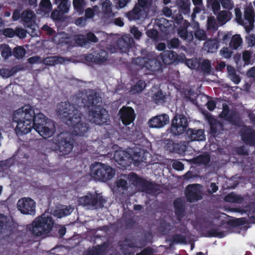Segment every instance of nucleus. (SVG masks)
I'll return each instance as SVG.
<instances>
[{"label": "nucleus", "instance_id": "052dcab7", "mask_svg": "<svg viewBox=\"0 0 255 255\" xmlns=\"http://www.w3.org/2000/svg\"><path fill=\"white\" fill-rule=\"evenodd\" d=\"M220 54L225 58H230L232 55V51L227 47H223L220 50Z\"/></svg>", "mask_w": 255, "mask_h": 255}, {"label": "nucleus", "instance_id": "e2e57ef3", "mask_svg": "<svg viewBox=\"0 0 255 255\" xmlns=\"http://www.w3.org/2000/svg\"><path fill=\"white\" fill-rule=\"evenodd\" d=\"M222 6L226 9H231L234 7V3L232 0H219Z\"/></svg>", "mask_w": 255, "mask_h": 255}, {"label": "nucleus", "instance_id": "58836bf2", "mask_svg": "<svg viewBox=\"0 0 255 255\" xmlns=\"http://www.w3.org/2000/svg\"><path fill=\"white\" fill-rule=\"evenodd\" d=\"M243 43V40L240 35L235 34L233 36L230 42V47L233 49H237Z\"/></svg>", "mask_w": 255, "mask_h": 255}, {"label": "nucleus", "instance_id": "c85d7f7f", "mask_svg": "<svg viewBox=\"0 0 255 255\" xmlns=\"http://www.w3.org/2000/svg\"><path fill=\"white\" fill-rule=\"evenodd\" d=\"M69 60L67 58L58 56L47 57L43 60L44 64L51 66L59 64H65Z\"/></svg>", "mask_w": 255, "mask_h": 255}, {"label": "nucleus", "instance_id": "338daca9", "mask_svg": "<svg viewBox=\"0 0 255 255\" xmlns=\"http://www.w3.org/2000/svg\"><path fill=\"white\" fill-rule=\"evenodd\" d=\"M76 42L79 45H85L86 43V39L84 35H79L75 37Z\"/></svg>", "mask_w": 255, "mask_h": 255}, {"label": "nucleus", "instance_id": "1a4fd4ad", "mask_svg": "<svg viewBox=\"0 0 255 255\" xmlns=\"http://www.w3.org/2000/svg\"><path fill=\"white\" fill-rule=\"evenodd\" d=\"M188 127V120L182 115H176L172 121L171 131L175 135L183 133Z\"/></svg>", "mask_w": 255, "mask_h": 255}, {"label": "nucleus", "instance_id": "69168bd1", "mask_svg": "<svg viewBox=\"0 0 255 255\" xmlns=\"http://www.w3.org/2000/svg\"><path fill=\"white\" fill-rule=\"evenodd\" d=\"M174 205L176 209V214H181L182 212V204L181 203V199H177L174 202Z\"/></svg>", "mask_w": 255, "mask_h": 255}, {"label": "nucleus", "instance_id": "aec40b11", "mask_svg": "<svg viewBox=\"0 0 255 255\" xmlns=\"http://www.w3.org/2000/svg\"><path fill=\"white\" fill-rule=\"evenodd\" d=\"M86 59L88 61H91L97 64H103L108 59L107 52L103 50L94 52L93 54H88Z\"/></svg>", "mask_w": 255, "mask_h": 255}, {"label": "nucleus", "instance_id": "dca6fc26", "mask_svg": "<svg viewBox=\"0 0 255 255\" xmlns=\"http://www.w3.org/2000/svg\"><path fill=\"white\" fill-rule=\"evenodd\" d=\"M169 122V116L165 114L156 116L148 121L149 127L152 128H161Z\"/></svg>", "mask_w": 255, "mask_h": 255}, {"label": "nucleus", "instance_id": "f3484780", "mask_svg": "<svg viewBox=\"0 0 255 255\" xmlns=\"http://www.w3.org/2000/svg\"><path fill=\"white\" fill-rule=\"evenodd\" d=\"M122 123L125 125L131 123L135 118L133 110L130 107H123L119 112Z\"/></svg>", "mask_w": 255, "mask_h": 255}, {"label": "nucleus", "instance_id": "9d476101", "mask_svg": "<svg viewBox=\"0 0 255 255\" xmlns=\"http://www.w3.org/2000/svg\"><path fill=\"white\" fill-rule=\"evenodd\" d=\"M18 210L24 215H35V202L30 198L24 197L19 199L17 203Z\"/></svg>", "mask_w": 255, "mask_h": 255}, {"label": "nucleus", "instance_id": "f8f14e48", "mask_svg": "<svg viewBox=\"0 0 255 255\" xmlns=\"http://www.w3.org/2000/svg\"><path fill=\"white\" fill-rule=\"evenodd\" d=\"M203 186L198 184H191L187 186L186 195L188 200L193 202L201 200L203 196Z\"/></svg>", "mask_w": 255, "mask_h": 255}, {"label": "nucleus", "instance_id": "2f4dec72", "mask_svg": "<svg viewBox=\"0 0 255 255\" xmlns=\"http://www.w3.org/2000/svg\"><path fill=\"white\" fill-rule=\"evenodd\" d=\"M207 119L208 120L211 127V132L213 134H215L222 129V125L218 122L213 117L211 116H207Z\"/></svg>", "mask_w": 255, "mask_h": 255}, {"label": "nucleus", "instance_id": "7ed1b4c3", "mask_svg": "<svg viewBox=\"0 0 255 255\" xmlns=\"http://www.w3.org/2000/svg\"><path fill=\"white\" fill-rule=\"evenodd\" d=\"M148 153L138 147L129 149L128 151H116L114 153L115 160L124 167L128 166L132 161L143 162L146 159Z\"/></svg>", "mask_w": 255, "mask_h": 255}, {"label": "nucleus", "instance_id": "4d7b16f0", "mask_svg": "<svg viewBox=\"0 0 255 255\" xmlns=\"http://www.w3.org/2000/svg\"><path fill=\"white\" fill-rule=\"evenodd\" d=\"M172 229V226L169 223H163L161 225L159 230L162 235H166L168 234Z\"/></svg>", "mask_w": 255, "mask_h": 255}, {"label": "nucleus", "instance_id": "864d4df0", "mask_svg": "<svg viewBox=\"0 0 255 255\" xmlns=\"http://www.w3.org/2000/svg\"><path fill=\"white\" fill-rule=\"evenodd\" d=\"M58 6L59 10L63 13H67L69 9L70 4H68V0L59 1Z\"/></svg>", "mask_w": 255, "mask_h": 255}, {"label": "nucleus", "instance_id": "3c124183", "mask_svg": "<svg viewBox=\"0 0 255 255\" xmlns=\"http://www.w3.org/2000/svg\"><path fill=\"white\" fill-rule=\"evenodd\" d=\"M207 27L208 29H217L218 25L214 16H210L208 18L207 21Z\"/></svg>", "mask_w": 255, "mask_h": 255}, {"label": "nucleus", "instance_id": "de8ad7c7", "mask_svg": "<svg viewBox=\"0 0 255 255\" xmlns=\"http://www.w3.org/2000/svg\"><path fill=\"white\" fill-rule=\"evenodd\" d=\"M225 200L227 202L239 203L242 202L243 199L240 196L232 193L227 195L225 197Z\"/></svg>", "mask_w": 255, "mask_h": 255}, {"label": "nucleus", "instance_id": "603ef678", "mask_svg": "<svg viewBox=\"0 0 255 255\" xmlns=\"http://www.w3.org/2000/svg\"><path fill=\"white\" fill-rule=\"evenodd\" d=\"M16 72V70L15 68H13L10 70L8 69H3L0 70V75H1L3 78H7L13 75Z\"/></svg>", "mask_w": 255, "mask_h": 255}, {"label": "nucleus", "instance_id": "5fc2aeb1", "mask_svg": "<svg viewBox=\"0 0 255 255\" xmlns=\"http://www.w3.org/2000/svg\"><path fill=\"white\" fill-rule=\"evenodd\" d=\"M13 54L18 59L21 58L25 55V50L21 47H17L14 49Z\"/></svg>", "mask_w": 255, "mask_h": 255}, {"label": "nucleus", "instance_id": "c756f323", "mask_svg": "<svg viewBox=\"0 0 255 255\" xmlns=\"http://www.w3.org/2000/svg\"><path fill=\"white\" fill-rule=\"evenodd\" d=\"M160 56L163 62L166 64L172 63L176 58V53L173 51H164Z\"/></svg>", "mask_w": 255, "mask_h": 255}, {"label": "nucleus", "instance_id": "412c9836", "mask_svg": "<svg viewBox=\"0 0 255 255\" xmlns=\"http://www.w3.org/2000/svg\"><path fill=\"white\" fill-rule=\"evenodd\" d=\"M241 135L243 141L250 145H255V131L250 128H242Z\"/></svg>", "mask_w": 255, "mask_h": 255}, {"label": "nucleus", "instance_id": "6e6552de", "mask_svg": "<svg viewBox=\"0 0 255 255\" xmlns=\"http://www.w3.org/2000/svg\"><path fill=\"white\" fill-rule=\"evenodd\" d=\"M57 112L66 124H71V120L74 117H77L81 114L73 105L66 102H62L58 104Z\"/></svg>", "mask_w": 255, "mask_h": 255}, {"label": "nucleus", "instance_id": "c03bdc74", "mask_svg": "<svg viewBox=\"0 0 255 255\" xmlns=\"http://www.w3.org/2000/svg\"><path fill=\"white\" fill-rule=\"evenodd\" d=\"M178 144L174 143L172 140H166L165 141V148L170 152L177 151Z\"/></svg>", "mask_w": 255, "mask_h": 255}, {"label": "nucleus", "instance_id": "774afa93", "mask_svg": "<svg viewBox=\"0 0 255 255\" xmlns=\"http://www.w3.org/2000/svg\"><path fill=\"white\" fill-rule=\"evenodd\" d=\"M154 253L153 250L150 248H147L141 252L137 253L136 255H153Z\"/></svg>", "mask_w": 255, "mask_h": 255}, {"label": "nucleus", "instance_id": "f257e3e1", "mask_svg": "<svg viewBox=\"0 0 255 255\" xmlns=\"http://www.w3.org/2000/svg\"><path fill=\"white\" fill-rule=\"evenodd\" d=\"M76 99L77 104L79 106H82L83 104L89 108V119L91 122L96 125H102L108 121V112L105 109L96 105L97 100L95 99L94 96H88L82 92L79 94Z\"/></svg>", "mask_w": 255, "mask_h": 255}, {"label": "nucleus", "instance_id": "cd10ccee", "mask_svg": "<svg viewBox=\"0 0 255 255\" xmlns=\"http://www.w3.org/2000/svg\"><path fill=\"white\" fill-rule=\"evenodd\" d=\"M73 209L74 208L70 206H62L53 212V215L58 218H61L70 214Z\"/></svg>", "mask_w": 255, "mask_h": 255}, {"label": "nucleus", "instance_id": "4be33fe9", "mask_svg": "<svg viewBox=\"0 0 255 255\" xmlns=\"http://www.w3.org/2000/svg\"><path fill=\"white\" fill-rule=\"evenodd\" d=\"M254 12L252 8L247 9L245 11V20L243 22V25L247 33H249L254 26Z\"/></svg>", "mask_w": 255, "mask_h": 255}, {"label": "nucleus", "instance_id": "6ab92c4d", "mask_svg": "<svg viewBox=\"0 0 255 255\" xmlns=\"http://www.w3.org/2000/svg\"><path fill=\"white\" fill-rule=\"evenodd\" d=\"M189 25L190 23L187 20H184L177 29V34L179 36L187 42H191L194 39L192 32L187 30Z\"/></svg>", "mask_w": 255, "mask_h": 255}, {"label": "nucleus", "instance_id": "a878e982", "mask_svg": "<svg viewBox=\"0 0 255 255\" xmlns=\"http://www.w3.org/2000/svg\"><path fill=\"white\" fill-rule=\"evenodd\" d=\"M133 40L129 34H125L119 38L117 41V45L120 50L125 52L132 44Z\"/></svg>", "mask_w": 255, "mask_h": 255}, {"label": "nucleus", "instance_id": "a211bd4d", "mask_svg": "<svg viewBox=\"0 0 255 255\" xmlns=\"http://www.w3.org/2000/svg\"><path fill=\"white\" fill-rule=\"evenodd\" d=\"M102 18L107 22H110L115 16V14L112 11V3L109 0H106L102 3Z\"/></svg>", "mask_w": 255, "mask_h": 255}, {"label": "nucleus", "instance_id": "72a5a7b5", "mask_svg": "<svg viewBox=\"0 0 255 255\" xmlns=\"http://www.w3.org/2000/svg\"><path fill=\"white\" fill-rule=\"evenodd\" d=\"M53 40L57 45L67 44L70 41V38L68 37L65 33H59L55 35L53 38Z\"/></svg>", "mask_w": 255, "mask_h": 255}, {"label": "nucleus", "instance_id": "8fccbe9b", "mask_svg": "<svg viewBox=\"0 0 255 255\" xmlns=\"http://www.w3.org/2000/svg\"><path fill=\"white\" fill-rule=\"evenodd\" d=\"M127 179L129 183L136 186L140 184L141 182V179L137 177L133 173H131L128 176H127Z\"/></svg>", "mask_w": 255, "mask_h": 255}, {"label": "nucleus", "instance_id": "20e7f679", "mask_svg": "<svg viewBox=\"0 0 255 255\" xmlns=\"http://www.w3.org/2000/svg\"><path fill=\"white\" fill-rule=\"evenodd\" d=\"M32 128L45 138L52 136L56 132L54 122L41 113H37L35 116Z\"/></svg>", "mask_w": 255, "mask_h": 255}, {"label": "nucleus", "instance_id": "0e129e2a", "mask_svg": "<svg viewBox=\"0 0 255 255\" xmlns=\"http://www.w3.org/2000/svg\"><path fill=\"white\" fill-rule=\"evenodd\" d=\"M247 43L250 47L255 45V35L249 34L246 36Z\"/></svg>", "mask_w": 255, "mask_h": 255}, {"label": "nucleus", "instance_id": "49530a36", "mask_svg": "<svg viewBox=\"0 0 255 255\" xmlns=\"http://www.w3.org/2000/svg\"><path fill=\"white\" fill-rule=\"evenodd\" d=\"M186 65L191 69H196L199 67L200 62L197 58L189 59L186 60Z\"/></svg>", "mask_w": 255, "mask_h": 255}, {"label": "nucleus", "instance_id": "79ce46f5", "mask_svg": "<svg viewBox=\"0 0 255 255\" xmlns=\"http://www.w3.org/2000/svg\"><path fill=\"white\" fill-rule=\"evenodd\" d=\"M178 4L184 13H189L190 3L189 0H180Z\"/></svg>", "mask_w": 255, "mask_h": 255}, {"label": "nucleus", "instance_id": "e433bc0d", "mask_svg": "<svg viewBox=\"0 0 255 255\" xmlns=\"http://www.w3.org/2000/svg\"><path fill=\"white\" fill-rule=\"evenodd\" d=\"M227 69L229 78L236 84L240 82L241 79L240 76L237 74L235 68L230 65L227 67Z\"/></svg>", "mask_w": 255, "mask_h": 255}, {"label": "nucleus", "instance_id": "a18cd8bd", "mask_svg": "<svg viewBox=\"0 0 255 255\" xmlns=\"http://www.w3.org/2000/svg\"><path fill=\"white\" fill-rule=\"evenodd\" d=\"M0 50H1L2 57L5 59H7L11 55V50L7 45L2 44L0 45Z\"/></svg>", "mask_w": 255, "mask_h": 255}, {"label": "nucleus", "instance_id": "393cba45", "mask_svg": "<svg viewBox=\"0 0 255 255\" xmlns=\"http://www.w3.org/2000/svg\"><path fill=\"white\" fill-rule=\"evenodd\" d=\"M172 22L169 21L164 18L156 19L155 24L163 32L168 34L173 30Z\"/></svg>", "mask_w": 255, "mask_h": 255}, {"label": "nucleus", "instance_id": "bb28decb", "mask_svg": "<svg viewBox=\"0 0 255 255\" xmlns=\"http://www.w3.org/2000/svg\"><path fill=\"white\" fill-rule=\"evenodd\" d=\"M144 244L139 243H133L132 241H126L123 244L122 250L126 255H130L133 253V249L134 248H141L144 246Z\"/></svg>", "mask_w": 255, "mask_h": 255}, {"label": "nucleus", "instance_id": "5701e85b", "mask_svg": "<svg viewBox=\"0 0 255 255\" xmlns=\"http://www.w3.org/2000/svg\"><path fill=\"white\" fill-rule=\"evenodd\" d=\"M21 18L23 24L25 26L29 27L35 23L36 15L32 10L26 9L22 12Z\"/></svg>", "mask_w": 255, "mask_h": 255}, {"label": "nucleus", "instance_id": "0eeeda50", "mask_svg": "<svg viewBox=\"0 0 255 255\" xmlns=\"http://www.w3.org/2000/svg\"><path fill=\"white\" fill-rule=\"evenodd\" d=\"M150 0H137L133 9L126 13L130 21L145 19L148 12V5Z\"/></svg>", "mask_w": 255, "mask_h": 255}, {"label": "nucleus", "instance_id": "423d86ee", "mask_svg": "<svg viewBox=\"0 0 255 255\" xmlns=\"http://www.w3.org/2000/svg\"><path fill=\"white\" fill-rule=\"evenodd\" d=\"M91 175L95 180L105 182L114 177L115 170L109 165L97 162L91 165Z\"/></svg>", "mask_w": 255, "mask_h": 255}, {"label": "nucleus", "instance_id": "a19ab883", "mask_svg": "<svg viewBox=\"0 0 255 255\" xmlns=\"http://www.w3.org/2000/svg\"><path fill=\"white\" fill-rule=\"evenodd\" d=\"M73 5L74 9L80 14L83 12V8L85 5L84 0H73Z\"/></svg>", "mask_w": 255, "mask_h": 255}, {"label": "nucleus", "instance_id": "c9c22d12", "mask_svg": "<svg viewBox=\"0 0 255 255\" xmlns=\"http://www.w3.org/2000/svg\"><path fill=\"white\" fill-rule=\"evenodd\" d=\"M52 4L50 0H41L39 3V10L43 15L49 14L52 9Z\"/></svg>", "mask_w": 255, "mask_h": 255}, {"label": "nucleus", "instance_id": "4c0bfd02", "mask_svg": "<svg viewBox=\"0 0 255 255\" xmlns=\"http://www.w3.org/2000/svg\"><path fill=\"white\" fill-rule=\"evenodd\" d=\"M194 36L196 39L199 41L205 40L207 38L206 32L203 29L199 28L198 23H195Z\"/></svg>", "mask_w": 255, "mask_h": 255}, {"label": "nucleus", "instance_id": "7c9ffc66", "mask_svg": "<svg viewBox=\"0 0 255 255\" xmlns=\"http://www.w3.org/2000/svg\"><path fill=\"white\" fill-rule=\"evenodd\" d=\"M232 13L229 11L222 10L219 12L217 16L219 23L223 25L229 21L232 18Z\"/></svg>", "mask_w": 255, "mask_h": 255}, {"label": "nucleus", "instance_id": "37998d69", "mask_svg": "<svg viewBox=\"0 0 255 255\" xmlns=\"http://www.w3.org/2000/svg\"><path fill=\"white\" fill-rule=\"evenodd\" d=\"M146 84L142 80L138 81L131 88V92L134 94L142 92L145 88Z\"/></svg>", "mask_w": 255, "mask_h": 255}, {"label": "nucleus", "instance_id": "b1692460", "mask_svg": "<svg viewBox=\"0 0 255 255\" xmlns=\"http://www.w3.org/2000/svg\"><path fill=\"white\" fill-rule=\"evenodd\" d=\"M187 135L191 141H202L205 139L203 129L189 128L187 130Z\"/></svg>", "mask_w": 255, "mask_h": 255}, {"label": "nucleus", "instance_id": "9b49d317", "mask_svg": "<svg viewBox=\"0 0 255 255\" xmlns=\"http://www.w3.org/2000/svg\"><path fill=\"white\" fill-rule=\"evenodd\" d=\"M71 124H66L73 128L72 134L76 136H84L88 130L86 123L82 120L81 114L71 120Z\"/></svg>", "mask_w": 255, "mask_h": 255}, {"label": "nucleus", "instance_id": "473e14b6", "mask_svg": "<svg viewBox=\"0 0 255 255\" xmlns=\"http://www.w3.org/2000/svg\"><path fill=\"white\" fill-rule=\"evenodd\" d=\"M6 217L0 214V238L4 237L9 235L10 231L6 223Z\"/></svg>", "mask_w": 255, "mask_h": 255}, {"label": "nucleus", "instance_id": "ddd939ff", "mask_svg": "<svg viewBox=\"0 0 255 255\" xmlns=\"http://www.w3.org/2000/svg\"><path fill=\"white\" fill-rule=\"evenodd\" d=\"M58 146L60 151L64 154L69 153L73 148V140L68 133H61L58 136Z\"/></svg>", "mask_w": 255, "mask_h": 255}, {"label": "nucleus", "instance_id": "4468645a", "mask_svg": "<svg viewBox=\"0 0 255 255\" xmlns=\"http://www.w3.org/2000/svg\"><path fill=\"white\" fill-rule=\"evenodd\" d=\"M79 204L83 206H94L98 204L100 205L105 202L100 194H89L79 199Z\"/></svg>", "mask_w": 255, "mask_h": 255}, {"label": "nucleus", "instance_id": "09e8293b", "mask_svg": "<svg viewBox=\"0 0 255 255\" xmlns=\"http://www.w3.org/2000/svg\"><path fill=\"white\" fill-rule=\"evenodd\" d=\"M183 233L186 236L187 232L184 227H183ZM173 241L176 243L186 244L187 243L186 236L182 235H177L174 237Z\"/></svg>", "mask_w": 255, "mask_h": 255}, {"label": "nucleus", "instance_id": "f704fd0d", "mask_svg": "<svg viewBox=\"0 0 255 255\" xmlns=\"http://www.w3.org/2000/svg\"><path fill=\"white\" fill-rule=\"evenodd\" d=\"M218 48V41L215 39H210L206 41L204 44V48L208 52L213 53Z\"/></svg>", "mask_w": 255, "mask_h": 255}, {"label": "nucleus", "instance_id": "680f3d73", "mask_svg": "<svg viewBox=\"0 0 255 255\" xmlns=\"http://www.w3.org/2000/svg\"><path fill=\"white\" fill-rule=\"evenodd\" d=\"M202 69L206 73H209L211 71V62L209 60H204L201 65Z\"/></svg>", "mask_w": 255, "mask_h": 255}, {"label": "nucleus", "instance_id": "bf43d9fd", "mask_svg": "<svg viewBox=\"0 0 255 255\" xmlns=\"http://www.w3.org/2000/svg\"><path fill=\"white\" fill-rule=\"evenodd\" d=\"M179 44L180 41L177 38H173L167 42V46L169 48H176Z\"/></svg>", "mask_w": 255, "mask_h": 255}, {"label": "nucleus", "instance_id": "39448f33", "mask_svg": "<svg viewBox=\"0 0 255 255\" xmlns=\"http://www.w3.org/2000/svg\"><path fill=\"white\" fill-rule=\"evenodd\" d=\"M54 225L52 218L43 214L34 220L30 225V230L36 236H46L52 230Z\"/></svg>", "mask_w": 255, "mask_h": 255}, {"label": "nucleus", "instance_id": "13d9d810", "mask_svg": "<svg viewBox=\"0 0 255 255\" xmlns=\"http://www.w3.org/2000/svg\"><path fill=\"white\" fill-rule=\"evenodd\" d=\"M126 179H127V176L126 175H123L122 178L118 179L116 182L117 187L125 188L127 185V181Z\"/></svg>", "mask_w": 255, "mask_h": 255}, {"label": "nucleus", "instance_id": "f03ea898", "mask_svg": "<svg viewBox=\"0 0 255 255\" xmlns=\"http://www.w3.org/2000/svg\"><path fill=\"white\" fill-rule=\"evenodd\" d=\"M36 115L33 107L29 105H24L15 111L13 120L17 124L15 128L16 132L22 134L29 132L33 127Z\"/></svg>", "mask_w": 255, "mask_h": 255}, {"label": "nucleus", "instance_id": "ea45409f", "mask_svg": "<svg viewBox=\"0 0 255 255\" xmlns=\"http://www.w3.org/2000/svg\"><path fill=\"white\" fill-rule=\"evenodd\" d=\"M107 245L96 246L90 251L87 255H100L106 251Z\"/></svg>", "mask_w": 255, "mask_h": 255}, {"label": "nucleus", "instance_id": "2eb2a0df", "mask_svg": "<svg viewBox=\"0 0 255 255\" xmlns=\"http://www.w3.org/2000/svg\"><path fill=\"white\" fill-rule=\"evenodd\" d=\"M136 63L142 67H145L152 71L158 70L160 68V62L155 59H148L138 57L136 60Z\"/></svg>", "mask_w": 255, "mask_h": 255}, {"label": "nucleus", "instance_id": "6e6d98bb", "mask_svg": "<svg viewBox=\"0 0 255 255\" xmlns=\"http://www.w3.org/2000/svg\"><path fill=\"white\" fill-rule=\"evenodd\" d=\"M194 160L196 163L207 164L210 161V157L208 155H200L196 157Z\"/></svg>", "mask_w": 255, "mask_h": 255}]
</instances>
